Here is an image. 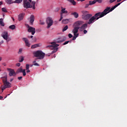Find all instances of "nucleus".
I'll list each match as a JSON object with an SVG mask.
<instances>
[{
	"instance_id": "nucleus-1",
	"label": "nucleus",
	"mask_w": 127,
	"mask_h": 127,
	"mask_svg": "<svg viewBox=\"0 0 127 127\" xmlns=\"http://www.w3.org/2000/svg\"><path fill=\"white\" fill-rule=\"evenodd\" d=\"M122 3H118L116 5H114L111 8V7H107L106 9H105L103 12H98L95 14L94 16H92L89 20V21L87 22V24H92V23H94L96 20H98L99 18H101V17H104L105 15H107L108 13L113 11L115 8L118 7L119 5H120Z\"/></svg>"
},
{
	"instance_id": "nucleus-2",
	"label": "nucleus",
	"mask_w": 127,
	"mask_h": 127,
	"mask_svg": "<svg viewBox=\"0 0 127 127\" xmlns=\"http://www.w3.org/2000/svg\"><path fill=\"white\" fill-rule=\"evenodd\" d=\"M36 2L35 1L32 2V5L30 4V3L27 1V0H24V7L25 8H31L33 9H35V4Z\"/></svg>"
},
{
	"instance_id": "nucleus-3",
	"label": "nucleus",
	"mask_w": 127,
	"mask_h": 127,
	"mask_svg": "<svg viewBox=\"0 0 127 127\" xmlns=\"http://www.w3.org/2000/svg\"><path fill=\"white\" fill-rule=\"evenodd\" d=\"M34 56L35 57L38 58V59L42 60L45 57V53H43L42 51H37L34 53Z\"/></svg>"
},
{
	"instance_id": "nucleus-4",
	"label": "nucleus",
	"mask_w": 127,
	"mask_h": 127,
	"mask_svg": "<svg viewBox=\"0 0 127 127\" xmlns=\"http://www.w3.org/2000/svg\"><path fill=\"white\" fill-rule=\"evenodd\" d=\"M46 23L48 24L47 28H50V27L53 25V20L52 18L48 17L46 20Z\"/></svg>"
},
{
	"instance_id": "nucleus-5",
	"label": "nucleus",
	"mask_w": 127,
	"mask_h": 127,
	"mask_svg": "<svg viewBox=\"0 0 127 127\" xmlns=\"http://www.w3.org/2000/svg\"><path fill=\"white\" fill-rule=\"evenodd\" d=\"M2 81L4 84V86L6 88H10L11 86H10L11 84L10 83L7 82L6 77H3Z\"/></svg>"
},
{
	"instance_id": "nucleus-6",
	"label": "nucleus",
	"mask_w": 127,
	"mask_h": 127,
	"mask_svg": "<svg viewBox=\"0 0 127 127\" xmlns=\"http://www.w3.org/2000/svg\"><path fill=\"white\" fill-rule=\"evenodd\" d=\"M79 30H80V27L74 26L72 31V33H73V35H79V33H78V31H79Z\"/></svg>"
},
{
	"instance_id": "nucleus-7",
	"label": "nucleus",
	"mask_w": 127,
	"mask_h": 127,
	"mask_svg": "<svg viewBox=\"0 0 127 127\" xmlns=\"http://www.w3.org/2000/svg\"><path fill=\"white\" fill-rule=\"evenodd\" d=\"M7 70L9 72V76H10V77H11L12 76H15L16 75L15 71H14V69L8 68H7Z\"/></svg>"
},
{
	"instance_id": "nucleus-8",
	"label": "nucleus",
	"mask_w": 127,
	"mask_h": 127,
	"mask_svg": "<svg viewBox=\"0 0 127 127\" xmlns=\"http://www.w3.org/2000/svg\"><path fill=\"white\" fill-rule=\"evenodd\" d=\"M93 16L92 14H87V15H82V18L84 19V20H88V19H90L91 17Z\"/></svg>"
},
{
	"instance_id": "nucleus-9",
	"label": "nucleus",
	"mask_w": 127,
	"mask_h": 127,
	"mask_svg": "<svg viewBox=\"0 0 127 127\" xmlns=\"http://www.w3.org/2000/svg\"><path fill=\"white\" fill-rule=\"evenodd\" d=\"M16 73L17 74L18 73H23V76H26V72H25V69H23L21 67L18 68Z\"/></svg>"
},
{
	"instance_id": "nucleus-10",
	"label": "nucleus",
	"mask_w": 127,
	"mask_h": 127,
	"mask_svg": "<svg viewBox=\"0 0 127 127\" xmlns=\"http://www.w3.org/2000/svg\"><path fill=\"white\" fill-rule=\"evenodd\" d=\"M28 32H31L32 35H34V34L35 33V28L28 26Z\"/></svg>"
},
{
	"instance_id": "nucleus-11",
	"label": "nucleus",
	"mask_w": 127,
	"mask_h": 127,
	"mask_svg": "<svg viewBox=\"0 0 127 127\" xmlns=\"http://www.w3.org/2000/svg\"><path fill=\"white\" fill-rule=\"evenodd\" d=\"M84 23V21H77L74 23L73 26L75 27H80V25H82Z\"/></svg>"
},
{
	"instance_id": "nucleus-12",
	"label": "nucleus",
	"mask_w": 127,
	"mask_h": 127,
	"mask_svg": "<svg viewBox=\"0 0 127 127\" xmlns=\"http://www.w3.org/2000/svg\"><path fill=\"white\" fill-rule=\"evenodd\" d=\"M88 27V24L85 23L83 24L80 27H79V31L82 32L84 29H86Z\"/></svg>"
},
{
	"instance_id": "nucleus-13",
	"label": "nucleus",
	"mask_w": 127,
	"mask_h": 127,
	"mask_svg": "<svg viewBox=\"0 0 127 127\" xmlns=\"http://www.w3.org/2000/svg\"><path fill=\"white\" fill-rule=\"evenodd\" d=\"M2 37H3V39H5V40H7V37L8 36V33L6 31H4L2 35Z\"/></svg>"
},
{
	"instance_id": "nucleus-14",
	"label": "nucleus",
	"mask_w": 127,
	"mask_h": 127,
	"mask_svg": "<svg viewBox=\"0 0 127 127\" xmlns=\"http://www.w3.org/2000/svg\"><path fill=\"white\" fill-rule=\"evenodd\" d=\"M66 40V37H63L61 38H59L57 40V43H61V42H64Z\"/></svg>"
},
{
	"instance_id": "nucleus-15",
	"label": "nucleus",
	"mask_w": 127,
	"mask_h": 127,
	"mask_svg": "<svg viewBox=\"0 0 127 127\" xmlns=\"http://www.w3.org/2000/svg\"><path fill=\"white\" fill-rule=\"evenodd\" d=\"M51 44H52V45L48 46H47V48L53 47V48H56V47H58V46H59V45L56 44V42H55L51 43Z\"/></svg>"
},
{
	"instance_id": "nucleus-16",
	"label": "nucleus",
	"mask_w": 127,
	"mask_h": 127,
	"mask_svg": "<svg viewBox=\"0 0 127 127\" xmlns=\"http://www.w3.org/2000/svg\"><path fill=\"white\" fill-rule=\"evenodd\" d=\"M23 41H24L26 46L28 47H30V44L29 43V41H28V39L26 38H23Z\"/></svg>"
},
{
	"instance_id": "nucleus-17",
	"label": "nucleus",
	"mask_w": 127,
	"mask_h": 127,
	"mask_svg": "<svg viewBox=\"0 0 127 127\" xmlns=\"http://www.w3.org/2000/svg\"><path fill=\"white\" fill-rule=\"evenodd\" d=\"M34 19H35V18H34V15H32L30 16V23H31V24H33V22H34Z\"/></svg>"
},
{
	"instance_id": "nucleus-18",
	"label": "nucleus",
	"mask_w": 127,
	"mask_h": 127,
	"mask_svg": "<svg viewBox=\"0 0 127 127\" xmlns=\"http://www.w3.org/2000/svg\"><path fill=\"white\" fill-rule=\"evenodd\" d=\"M24 16V13H22L18 15V20L19 21H20L21 20H22V19H23Z\"/></svg>"
},
{
	"instance_id": "nucleus-19",
	"label": "nucleus",
	"mask_w": 127,
	"mask_h": 127,
	"mask_svg": "<svg viewBox=\"0 0 127 127\" xmlns=\"http://www.w3.org/2000/svg\"><path fill=\"white\" fill-rule=\"evenodd\" d=\"M71 15H73L75 18H78L79 17V14L76 12H74L71 13Z\"/></svg>"
},
{
	"instance_id": "nucleus-20",
	"label": "nucleus",
	"mask_w": 127,
	"mask_h": 127,
	"mask_svg": "<svg viewBox=\"0 0 127 127\" xmlns=\"http://www.w3.org/2000/svg\"><path fill=\"white\" fill-rule=\"evenodd\" d=\"M37 47H39V44H36L31 46L32 49H34L35 48H37Z\"/></svg>"
},
{
	"instance_id": "nucleus-21",
	"label": "nucleus",
	"mask_w": 127,
	"mask_h": 127,
	"mask_svg": "<svg viewBox=\"0 0 127 127\" xmlns=\"http://www.w3.org/2000/svg\"><path fill=\"white\" fill-rule=\"evenodd\" d=\"M66 8H64L62 9V12L61 13H62V15H63V13H68V11L65 10Z\"/></svg>"
},
{
	"instance_id": "nucleus-22",
	"label": "nucleus",
	"mask_w": 127,
	"mask_h": 127,
	"mask_svg": "<svg viewBox=\"0 0 127 127\" xmlns=\"http://www.w3.org/2000/svg\"><path fill=\"white\" fill-rule=\"evenodd\" d=\"M67 0V1H69V2L72 3V4H73V5H76V1H75V0Z\"/></svg>"
},
{
	"instance_id": "nucleus-23",
	"label": "nucleus",
	"mask_w": 127,
	"mask_h": 127,
	"mask_svg": "<svg viewBox=\"0 0 127 127\" xmlns=\"http://www.w3.org/2000/svg\"><path fill=\"white\" fill-rule=\"evenodd\" d=\"M68 22H69V20H68V19H63L62 20V23H64V24H66Z\"/></svg>"
},
{
	"instance_id": "nucleus-24",
	"label": "nucleus",
	"mask_w": 127,
	"mask_h": 127,
	"mask_svg": "<svg viewBox=\"0 0 127 127\" xmlns=\"http://www.w3.org/2000/svg\"><path fill=\"white\" fill-rule=\"evenodd\" d=\"M5 1L8 4H11V3H13L14 2L12 0H5Z\"/></svg>"
},
{
	"instance_id": "nucleus-25",
	"label": "nucleus",
	"mask_w": 127,
	"mask_h": 127,
	"mask_svg": "<svg viewBox=\"0 0 127 127\" xmlns=\"http://www.w3.org/2000/svg\"><path fill=\"white\" fill-rule=\"evenodd\" d=\"M81 12L83 14L82 15H86L87 14H89V11H88L83 10V11H82Z\"/></svg>"
},
{
	"instance_id": "nucleus-26",
	"label": "nucleus",
	"mask_w": 127,
	"mask_h": 127,
	"mask_svg": "<svg viewBox=\"0 0 127 127\" xmlns=\"http://www.w3.org/2000/svg\"><path fill=\"white\" fill-rule=\"evenodd\" d=\"M9 28L10 29H11L12 30H13L15 29V25H11L9 26Z\"/></svg>"
},
{
	"instance_id": "nucleus-27",
	"label": "nucleus",
	"mask_w": 127,
	"mask_h": 127,
	"mask_svg": "<svg viewBox=\"0 0 127 127\" xmlns=\"http://www.w3.org/2000/svg\"><path fill=\"white\" fill-rule=\"evenodd\" d=\"M33 65H34V66H39V64H38V63H36V60H35L33 62Z\"/></svg>"
},
{
	"instance_id": "nucleus-28",
	"label": "nucleus",
	"mask_w": 127,
	"mask_h": 127,
	"mask_svg": "<svg viewBox=\"0 0 127 127\" xmlns=\"http://www.w3.org/2000/svg\"><path fill=\"white\" fill-rule=\"evenodd\" d=\"M54 51H53L52 52V54H53L54 53H55L56 52H57L58 50V48L57 47H56V48H54Z\"/></svg>"
},
{
	"instance_id": "nucleus-29",
	"label": "nucleus",
	"mask_w": 127,
	"mask_h": 127,
	"mask_svg": "<svg viewBox=\"0 0 127 127\" xmlns=\"http://www.w3.org/2000/svg\"><path fill=\"white\" fill-rule=\"evenodd\" d=\"M96 0H94L93 1H89V4L90 5H92L93 4H95L96 3Z\"/></svg>"
},
{
	"instance_id": "nucleus-30",
	"label": "nucleus",
	"mask_w": 127,
	"mask_h": 127,
	"mask_svg": "<svg viewBox=\"0 0 127 127\" xmlns=\"http://www.w3.org/2000/svg\"><path fill=\"white\" fill-rule=\"evenodd\" d=\"M0 25H1V26H4V23H3L2 18L0 19Z\"/></svg>"
},
{
	"instance_id": "nucleus-31",
	"label": "nucleus",
	"mask_w": 127,
	"mask_h": 127,
	"mask_svg": "<svg viewBox=\"0 0 127 127\" xmlns=\"http://www.w3.org/2000/svg\"><path fill=\"white\" fill-rule=\"evenodd\" d=\"M68 29V25H66L63 29V32H64V31H66Z\"/></svg>"
},
{
	"instance_id": "nucleus-32",
	"label": "nucleus",
	"mask_w": 127,
	"mask_h": 127,
	"mask_svg": "<svg viewBox=\"0 0 127 127\" xmlns=\"http://www.w3.org/2000/svg\"><path fill=\"white\" fill-rule=\"evenodd\" d=\"M22 1V0H15L14 1V2H15V3H20V2H21Z\"/></svg>"
},
{
	"instance_id": "nucleus-33",
	"label": "nucleus",
	"mask_w": 127,
	"mask_h": 127,
	"mask_svg": "<svg viewBox=\"0 0 127 127\" xmlns=\"http://www.w3.org/2000/svg\"><path fill=\"white\" fill-rule=\"evenodd\" d=\"M79 36V35H74V36L72 38V40H76V38Z\"/></svg>"
},
{
	"instance_id": "nucleus-34",
	"label": "nucleus",
	"mask_w": 127,
	"mask_h": 127,
	"mask_svg": "<svg viewBox=\"0 0 127 127\" xmlns=\"http://www.w3.org/2000/svg\"><path fill=\"white\" fill-rule=\"evenodd\" d=\"M1 10L2 11H3V12H7V10H6V8L4 7L2 8Z\"/></svg>"
},
{
	"instance_id": "nucleus-35",
	"label": "nucleus",
	"mask_w": 127,
	"mask_h": 127,
	"mask_svg": "<svg viewBox=\"0 0 127 127\" xmlns=\"http://www.w3.org/2000/svg\"><path fill=\"white\" fill-rule=\"evenodd\" d=\"M24 58L23 57H21V58L19 59V62H23Z\"/></svg>"
},
{
	"instance_id": "nucleus-36",
	"label": "nucleus",
	"mask_w": 127,
	"mask_h": 127,
	"mask_svg": "<svg viewBox=\"0 0 127 127\" xmlns=\"http://www.w3.org/2000/svg\"><path fill=\"white\" fill-rule=\"evenodd\" d=\"M40 24H41V25H44L45 24V23H44V21H43V20H40Z\"/></svg>"
},
{
	"instance_id": "nucleus-37",
	"label": "nucleus",
	"mask_w": 127,
	"mask_h": 127,
	"mask_svg": "<svg viewBox=\"0 0 127 127\" xmlns=\"http://www.w3.org/2000/svg\"><path fill=\"white\" fill-rule=\"evenodd\" d=\"M96 0V2H98L99 3H102V2H103V0Z\"/></svg>"
},
{
	"instance_id": "nucleus-38",
	"label": "nucleus",
	"mask_w": 127,
	"mask_h": 127,
	"mask_svg": "<svg viewBox=\"0 0 127 127\" xmlns=\"http://www.w3.org/2000/svg\"><path fill=\"white\" fill-rule=\"evenodd\" d=\"M21 53H22V49H19L18 54H21Z\"/></svg>"
},
{
	"instance_id": "nucleus-39",
	"label": "nucleus",
	"mask_w": 127,
	"mask_h": 127,
	"mask_svg": "<svg viewBox=\"0 0 127 127\" xmlns=\"http://www.w3.org/2000/svg\"><path fill=\"white\" fill-rule=\"evenodd\" d=\"M29 69V64H26V70H28Z\"/></svg>"
},
{
	"instance_id": "nucleus-40",
	"label": "nucleus",
	"mask_w": 127,
	"mask_h": 127,
	"mask_svg": "<svg viewBox=\"0 0 127 127\" xmlns=\"http://www.w3.org/2000/svg\"><path fill=\"white\" fill-rule=\"evenodd\" d=\"M63 19V15H62V13H61V18L59 19V21H61Z\"/></svg>"
},
{
	"instance_id": "nucleus-41",
	"label": "nucleus",
	"mask_w": 127,
	"mask_h": 127,
	"mask_svg": "<svg viewBox=\"0 0 127 127\" xmlns=\"http://www.w3.org/2000/svg\"><path fill=\"white\" fill-rule=\"evenodd\" d=\"M69 42H70V41H66L63 44V45H66V44H68Z\"/></svg>"
},
{
	"instance_id": "nucleus-42",
	"label": "nucleus",
	"mask_w": 127,
	"mask_h": 127,
	"mask_svg": "<svg viewBox=\"0 0 127 127\" xmlns=\"http://www.w3.org/2000/svg\"><path fill=\"white\" fill-rule=\"evenodd\" d=\"M68 37L69 38H72L73 37V35L71 34H69Z\"/></svg>"
},
{
	"instance_id": "nucleus-43",
	"label": "nucleus",
	"mask_w": 127,
	"mask_h": 127,
	"mask_svg": "<svg viewBox=\"0 0 127 127\" xmlns=\"http://www.w3.org/2000/svg\"><path fill=\"white\" fill-rule=\"evenodd\" d=\"M117 0H110V3H113V2H114V1H116Z\"/></svg>"
},
{
	"instance_id": "nucleus-44",
	"label": "nucleus",
	"mask_w": 127,
	"mask_h": 127,
	"mask_svg": "<svg viewBox=\"0 0 127 127\" xmlns=\"http://www.w3.org/2000/svg\"><path fill=\"white\" fill-rule=\"evenodd\" d=\"M87 32H88V31H87L86 30H83V33L84 34H86Z\"/></svg>"
},
{
	"instance_id": "nucleus-45",
	"label": "nucleus",
	"mask_w": 127,
	"mask_h": 127,
	"mask_svg": "<svg viewBox=\"0 0 127 127\" xmlns=\"http://www.w3.org/2000/svg\"><path fill=\"white\" fill-rule=\"evenodd\" d=\"M6 89V87H5L4 86L2 87V91L3 92V90Z\"/></svg>"
},
{
	"instance_id": "nucleus-46",
	"label": "nucleus",
	"mask_w": 127,
	"mask_h": 127,
	"mask_svg": "<svg viewBox=\"0 0 127 127\" xmlns=\"http://www.w3.org/2000/svg\"><path fill=\"white\" fill-rule=\"evenodd\" d=\"M89 5H90V3H88V4H86L85 5V8H87V7H89Z\"/></svg>"
},
{
	"instance_id": "nucleus-47",
	"label": "nucleus",
	"mask_w": 127,
	"mask_h": 127,
	"mask_svg": "<svg viewBox=\"0 0 127 127\" xmlns=\"http://www.w3.org/2000/svg\"><path fill=\"white\" fill-rule=\"evenodd\" d=\"M16 66H17L18 67H19V66H20V63L16 64Z\"/></svg>"
},
{
	"instance_id": "nucleus-48",
	"label": "nucleus",
	"mask_w": 127,
	"mask_h": 127,
	"mask_svg": "<svg viewBox=\"0 0 127 127\" xmlns=\"http://www.w3.org/2000/svg\"><path fill=\"white\" fill-rule=\"evenodd\" d=\"M18 79L19 80H21V79H22V76L18 77Z\"/></svg>"
},
{
	"instance_id": "nucleus-49",
	"label": "nucleus",
	"mask_w": 127,
	"mask_h": 127,
	"mask_svg": "<svg viewBox=\"0 0 127 127\" xmlns=\"http://www.w3.org/2000/svg\"><path fill=\"white\" fill-rule=\"evenodd\" d=\"M28 38H33V36H28Z\"/></svg>"
},
{
	"instance_id": "nucleus-50",
	"label": "nucleus",
	"mask_w": 127,
	"mask_h": 127,
	"mask_svg": "<svg viewBox=\"0 0 127 127\" xmlns=\"http://www.w3.org/2000/svg\"><path fill=\"white\" fill-rule=\"evenodd\" d=\"M26 70L27 73H29V72H30V70H29V69H26Z\"/></svg>"
},
{
	"instance_id": "nucleus-51",
	"label": "nucleus",
	"mask_w": 127,
	"mask_h": 127,
	"mask_svg": "<svg viewBox=\"0 0 127 127\" xmlns=\"http://www.w3.org/2000/svg\"><path fill=\"white\" fill-rule=\"evenodd\" d=\"M85 0H77L78 1H85Z\"/></svg>"
},
{
	"instance_id": "nucleus-52",
	"label": "nucleus",
	"mask_w": 127,
	"mask_h": 127,
	"mask_svg": "<svg viewBox=\"0 0 127 127\" xmlns=\"http://www.w3.org/2000/svg\"><path fill=\"white\" fill-rule=\"evenodd\" d=\"M12 81H13V78H11L10 79V82H12Z\"/></svg>"
},
{
	"instance_id": "nucleus-53",
	"label": "nucleus",
	"mask_w": 127,
	"mask_h": 127,
	"mask_svg": "<svg viewBox=\"0 0 127 127\" xmlns=\"http://www.w3.org/2000/svg\"><path fill=\"white\" fill-rule=\"evenodd\" d=\"M3 97L2 96H0V100H2Z\"/></svg>"
},
{
	"instance_id": "nucleus-54",
	"label": "nucleus",
	"mask_w": 127,
	"mask_h": 127,
	"mask_svg": "<svg viewBox=\"0 0 127 127\" xmlns=\"http://www.w3.org/2000/svg\"><path fill=\"white\" fill-rule=\"evenodd\" d=\"M2 43H3V41H1L0 42V44H2Z\"/></svg>"
},
{
	"instance_id": "nucleus-55",
	"label": "nucleus",
	"mask_w": 127,
	"mask_h": 127,
	"mask_svg": "<svg viewBox=\"0 0 127 127\" xmlns=\"http://www.w3.org/2000/svg\"><path fill=\"white\" fill-rule=\"evenodd\" d=\"M120 1H122V0H117V2H120Z\"/></svg>"
},
{
	"instance_id": "nucleus-56",
	"label": "nucleus",
	"mask_w": 127,
	"mask_h": 127,
	"mask_svg": "<svg viewBox=\"0 0 127 127\" xmlns=\"http://www.w3.org/2000/svg\"><path fill=\"white\" fill-rule=\"evenodd\" d=\"M3 65H4V66H6V63H3Z\"/></svg>"
},
{
	"instance_id": "nucleus-57",
	"label": "nucleus",
	"mask_w": 127,
	"mask_h": 127,
	"mask_svg": "<svg viewBox=\"0 0 127 127\" xmlns=\"http://www.w3.org/2000/svg\"><path fill=\"white\" fill-rule=\"evenodd\" d=\"M1 4H2V2L0 1V5H1Z\"/></svg>"
},
{
	"instance_id": "nucleus-58",
	"label": "nucleus",
	"mask_w": 127,
	"mask_h": 127,
	"mask_svg": "<svg viewBox=\"0 0 127 127\" xmlns=\"http://www.w3.org/2000/svg\"><path fill=\"white\" fill-rule=\"evenodd\" d=\"M0 61H1V57H0Z\"/></svg>"
},
{
	"instance_id": "nucleus-59",
	"label": "nucleus",
	"mask_w": 127,
	"mask_h": 127,
	"mask_svg": "<svg viewBox=\"0 0 127 127\" xmlns=\"http://www.w3.org/2000/svg\"><path fill=\"white\" fill-rule=\"evenodd\" d=\"M30 2H31V0H28Z\"/></svg>"
},
{
	"instance_id": "nucleus-60",
	"label": "nucleus",
	"mask_w": 127,
	"mask_h": 127,
	"mask_svg": "<svg viewBox=\"0 0 127 127\" xmlns=\"http://www.w3.org/2000/svg\"><path fill=\"white\" fill-rule=\"evenodd\" d=\"M9 40H10V39H8V41H9Z\"/></svg>"
},
{
	"instance_id": "nucleus-61",
	"label": "nucleus",
	"mask_w": 127,
	"mask_h": 127,
	"mask_svg": "<svg viewBox=\"0 0 127 127\" xmlns=\"http://www.w3.org/2000/svg\"><path fill=\"white\" fill-rule=\"evenodd\" d=\"M32 66H33V65H32L31 66V67H32Z\"/></svg>"
},
{
	"instance_id": "nucleus-62",
	"label": "nucleus",
	"mask_w": 127,
	"mask_h": 127,
	"mask_svg": "<svg viewBox=\"0 0 127 127\" xmlns=\"http://www.w3.org/2000/svg\"><path fill=\"white\" fill-rule=\"evenodd\" d=\"M35 60H37V59H35Z\"/></svg>"
},
{
	"instance_id": "nucleus-63",
	"label": "nucleus",
	"mask_w": 127,
	"mask_h": 127,
	"mask_svg": "<svg viewBox=\"0 0 127 127\" xmlns=\"http://www.w3.org/2000/svg\"><path fill=\"white\" fill-rule=\"evenodd\" d=\"M1 70H0V72Z\"/></svg>"
},
{
	"instance_id": "nucleus-64",
	"label": "nucleus",
	"mask_w": 127,
	"mask_h": 127,
	"mask_svg": "<svg viewBox=\"0 0 127 127\" xmlns=\"http://www.w3.org/2000/svg\"><path fill=\"white\" fill-rule=\"evenodd\" d=\"M5 98H6V96Z\"/></svg>"
}]
</instances>
